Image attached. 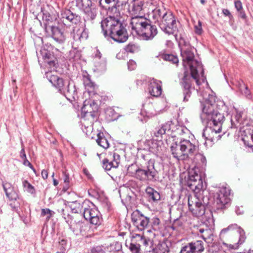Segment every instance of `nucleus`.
I'll return each mask as SVG.
<instances>
[{"label":"nucleus","mask_w":253,"mask_h":253,"mask_svg":"<svg viewBox=\"0 0 253 253\" xmlns=\"http://www.w3.org/2000/svg\"><path fill=\"white\" fill-rule=\"evenodd\" d=\"M215 106V97L212 95H209L208 99L201 102V118L203 122L209 126L203 130L202 136L206 140L211 141H213L214 134L221 132L222 124L225 120L223 114L216 110Z\"/></svg>","instance_id":"nucleus-1"},{"label":"nucleus","mask_w":253,"mask_h":253,"mask_svg":"<svg viewBox=\"0 0 253 253\" xmlns=\"http://www.w3.org/2000/svg\"><path fill=\"white\" fill-rule=\"evenodd\" d=\"M193 48L188 47L185 48H181V55L182 57L183 65L185 66V63L186 62L189 66L190 69V74L186 72L184 73V76L182 78L181 84L183 86V101L187 102L190 97L191 94L192 82L193 80H195L197 84H199L198 80L199 75V71L201 70V74L204 73V70L200 62L197 60H194V54Z\"/></svg>","instance_id":"nucleus-2"},{"label":"nucleus","mask_w":253,"mask_h":253,"mask_svg":"<svg viewBox=\"0 0 253 253\" xmlns=\"http://www.w3.org/2000/svg\"><path fill=\"white\" fill-rule=\"evenodd\" d=\"M60 18L65 27H72L71 37L73 40V47L78 46L82 42L87 40L88 32L85 24H82L80 15L74 13L69 9H66L61 12Z\"/></svg>","instance_id":"nucleus-3"},{"label":"nucleus","mask_w":253,"mask_h":253,"mask_svg":"<svg viewBox=\"0 0 253 253\" xmlns=\"http://www.w3.org/2000/svg\"><path fill=\"white\" fill-rule=\"evenodd\" d=\"M101 27L104 36L109 37L119 43L126 42L128 34L126 26L119 18L114 16H108L101 22Z\"/></svg>","instance_id":"nucleus-4"},{"label":"nucleus","mask_w":253,"mask_h":253,"mask_svg":"<svg viewBox=\"0 0 253 253\" xmlns=\"http://www.w3.org/2000/svg\"><path fill=\"white\" fill-rule=\"evenodd\" d=\"M130 24L131 29L143 40H152L158 33L156 26L152 25L149 20L142 17H132Z\"/></svg>","instance_id":"nucleus-5"},{"label":"nucleus","mask_w":253,"mask_h":253,"mask_svg":"<svg viewBox=\"0 0 253 253\" xmlns=\"http://www.w3.org/2000/svg\"><path fill=\"white\" fill-rule=\"evenodd\" d=\"M203 195L199 194L197 197L189 196L188 204L189 210L196 216L203 215L206 207L210 205V194L209 191L203 192Z\"/></svg>","instance_id":"nucleus-6"},{"label":"nucleus","mask_w":253,"mask_h":253,"mask_svg":"<svg viewBox=\"0 0 253 253\" xmlns=\"http://www.w3.org/2000/svg\"><path fill=\"white\" fill-rule=\"evenodd\" d=\"M234 233H236L238 235V241L234 244H228L227 247L231 250H237L239 246L245 242L246 238L244 230L237 224H232L222 229L219 234V237L221 240H227Z\"/></svg>","instance_id":"nucleus-7"},{"label":"nucleus","mask_w":253,"mask_h":253,"mask_svg":"<svg viewBox=\"0 0 253 253\" xmlns=\"http://www.w3.org/2000/svg\"><path fill=\"white\" fill-rule=\"evenodd\" d=\"M158 171L155 167V160L150 159L145 166L140 165L137 180L143 182H154L158 179Z\"/></svg>","instance_id":"nucleus-8"},{"label":"nucleus","mask_w":253,"mask_h":253,"mask_svg":"<svg viewBox=\"0 0 253 253\" xmlns=\"http://www.w3.org/2000/svg\"><path fill=\"white\" fill-rule=\"evenodd\" d=\"M187 185L190 189L194 193V196L200 194L203 195V192L208 191L206 189V184L204 185L201 173H199L197 169H193L189 172V177Z\"/></svg>","instance_id":"nucleus-9"},{"label":"nucleus","mask_w":253,"mask_h":253,"mask_svg":"<svg viewBox=\"0 0 253 253\" xmlns=\"http://www.w3.org/2000/svg\"><path fill=\"white\" fill-rule=\"evenodd\" d=\"M158 25L163 31L168 35L174 34L177 31L176 18L170 11H168Z\"/></svg>","instance_id":"nucleus-10"},{"label":"nucleus","mask_w":253,"mask_h":253,"mask_svg":"<svg viewBox=\"0 0 253 253\" xmlns=\"http://www.w3.org/2000/svg\"><path fill=\"white\" fill-rule=\"evenodd\" d=\"M91 205L89 206L87 204V207L84 208V211L81 216L83 215L84 219L88 220L91 224L99 225L102 221L100 213L92 203Z\"/></svg>","instance_id":"nucleus-11"},{"label":"nucleus","mask_w":253,"mask_h":253,"mask_svg":"<svg viewBox=\"0 0 253 253\" xmlns=\"http://www.w3.org/2000/svg\"><path fill=\"white\" fill-rule=\"evenodd\" d=\"M131 220L133 224L140 231H143L149 226L150 218L144 215L138 210H136L131 214Z\"/></svg>","instance_id":"nucleus-12"},{"label":"nucleus","mask_w":253,"mask_h":253,"mask_svg":"<svg viewBox=\"0 0 253 253\" xmlns=\"http://www.w3.org/2000/svg\"><path fill=\"white\" fill-rule=\"evenodd\" d=\"M230 190L226 187H222L214 196V204L217 209H223L230 202Z\"/></svg>","instance_id":"nucleus-13"},{"label":"nucleus","mask_w":253,"mask_h":253,"mask_svg":"<svg viewBox=\"0 0 253 253\" xmlns=\"http://www.w3.org/2000/svg\"><path fill=\"white\" fill-rule=\"evenodd\" d=\"M205 250L202 241L197 240L187 243L181 248L180 253H202Z\"/></svg>","instance_id":"nucleus-14"},{"label":"nucleus","mask_w":253,"mask_h":253,"mask_svg":"<svg viewBox=\"0 0 253 253\" xmlns=\"http://www.w3.org/2000/svg\"><path fill=\"white\" fill-rule=\"evenodd\" d=\"M179 147L183 154L184 160L195 155L197 151L196 146L192 143L189 140H181L179 143Z\"/></svg>","instance_id":"nucleus-15"},{"label":"nucleus","mask_w":253,"mask_h":253,"mask_svg":"<svg viewBox=\"0 0 253 253\" xmlns=\"http://www.w3.org/2000/svg\"><path fill=\"white\" fill-rule=\"evenodd\" d=\"M46 78L61 93L62 91H65V87L69 82L68 80H64L62 78L58 76L53 75L51 72L45 73Z\"/></svg>","instance_id":"nucleus-16"},{"label":"nucleus","mask_w":253,"mask_h":253,"mask_svg":"<svg viewBox=\"0 0 253 253\" xmlns=\"http://www.w3.org/2000/svg\"><path fill=\"white\" fill-rule=\"evenodd\" d=\"M80 9L83 11L84 17V20L93 21L97 15V9L96 6H90L88 4H80L77 6Z\"/></svg>","instance_id":"nucleus-17"},{"label":"nucleus","mask_w":253,"mask_h":253,"mask_svg":"<svg viewBox=\"0 0 253 253\" xmlns=\"http://www.w3.org/2000/svg\"><path fill=\"white\" fill-rule=\"evenodd\" d=\"M144 3L138 0H133L128 7V10L130 14L133 15V17H142L143 12Z\"/></svg>","instance_id":"nucleus-18"},{"label":"nucleus","mask_w":253,"mask_h":253,"mask_svg":"<svg viewBox=\"0 0 253 253\" xmlns=\"http://www.w3.org/2000/svg\"><path fill=\"white\" fill-rule=\"evenodd\" d=\"M64 30L60 29L58 27L52 26L49 28L48 32H51V36L56 42L62 43L66 40Z\"/></svg>","instance_id":"nucleus-19"},{"label":"nucleus","mask_w":253,"mask_h":253,"mask_svg":"<svg viewBox=\"0 0 253 253\" xmlns=\"http://www.w3.org/2000/svg\"><path fill=\"white\" fill-rule=\"evenodd\" d=\"M171 129V122H168L156 127L154 130V135L157 140H160L163 135L170 131Z\"/></svg>","instance_id":"nucleus-20"},{"label":"nucleus","mask_w":253,"mask_h":253,"mask_svg":"<svg viewBox=\"0 0 253 253\" xmlns=\"http://www.w3.org/2000/svg\"><path fill=\"white\" fill-rule=\"evenodd\" d=\"M165 8L163 7H156L150 13V17L154 21L155 23L159 24L160 21L164 18V17L168 12Z\"/></svg>","instance_id":"nucleus-21"},{"label":"nucleus","mask_w":253,"mask_h":253,"mask_svg":"<svg viewBox=\"0 0 253 253\" xmlns=\"http://www.w3.org/2000/svg\"><path fill=\"white\" fill-rule=\"evenodd\" d=\"M149 91L150 94L153 96L158 97L160 96L162 92V82L155 79L152 80L150 84Z\"/></svg>","instance_id":"nucleus-22"},{"label":"nucleus","mask_w":253,"mask_h":253,"mask_svg":"<svg viewBox=\"0 0 253 253\" xmlns=\"http://www.w3.org/2000/svg\"><path fill=\"white\" fill-rule=\"evenodd\" d=\"M200 236L207 243H211L214 239L213 231L208 226L199 229Z\"/></svg>","instance_id":"nucleus-23"},{"label":"nucleus","mask_w":253,"mask_h":253,"mask_svg":"<svg viewBox=\"0 0 253 253\" xmlns=\"http://www.w3.org/2000/svg\"><path fill=\"white\" fill-rule=\"evenodd\" d=\"M88 202H84L82 203L76 201L70 203L69 207L73 213H81L84 212V208L87 207Z\"/></svg>","instance_id":"nucleus-24"},{"label":"nucleus","mask_w":253,"mask_h":253,"mask_svg":"<svg viewBox=\"0 0 253 253\" xmlns=\"http://www.w3.org/2000/svg\"><path fill=\"white\" fill-rule=\"evenodd\" d=\"M65 91H62V94L65 95L67 98L70 97L75 99L77 96V89L74 84H71L70 81L68 82L65 87Z\"/></svg>","instance_id":"nucleus-25"},{"label":"nucleus","mask_w":253,"mask_h":253,"mask_svg":"<svg viewBox=\"0 0 253 253\" xmlns=\"http://www.w3.org/2000/svg\"><path fill=\"white\" fill-rule=\"evenodd\" d=\"M243 115L242 111H237L234 117L231 119V128H237L241 125H243Z\"/></svg>","instance_id":"nucleus-26"},{"label":"nucleus","mask_w":253,"mask_h":253,"mask_svg":"<svg viewBox=\"0 0 253 253\" xmlns=\"http://www.w3.org/2000/svg\"><path fill=\"white\" fill-rule=\"evenodd\" d=\"M146 193L148 196L149 202H156L161 199L160 193L154 189L148 187L146 189Z\"/></svg>","instance_id":"nucleus-27"},{"label":"nucleus","mask_w":253,"mask_h":253,"mask_svg":"<svg viewBox=\"0 0 253 253\" xmlns=\"http://www.w3.org/2000/svg\"><path fill=\"white\" fill-rule=\"evenodd\" d=\"M140 246L139 244H135L131 243L129 246V249L132 253H139ZM161 247L162 248V250L160 249L159 252L157 253H166V252H169V248L165 243L161 244Z\"/></svg>","instance_id":"nucleus-28"},{"label":"nucleus","mask_w":253,"mask_h":253,"mask_svg":"<svg viewBox=\"0 0 253 253\" xmlns=\"http://www.w3.org/2000/svg\"><path fill=\"white\" fill-rule=\"evenodd\" d=\"M81 52L75 46L69 52L67 58L72 62H78L81 59Z\"/></svg>","instance_id":"nucleus-29"},{"label":"nucleus","mask_w":253,"mask_h":253,"mask_svg":"<svg viewBox=\"0 0 253 253\" xmlns=\"http://www.w3.org/2000/svg\"><path fill=\"white\" fill-rule=\"evenodd\" d=\"M87 107V105L86 104V101H84V106L82 107L81 109L82 113L84 114L83 117H87L89 120H90V127H92L93 123L95 121V112L92 111L88 112V109L86 110Z\"/></svg>","instance_id":"nucleus-30"},{"label":"nucleus","mask_w":253,"mask_h":253,"mask_svg":"<svg viewBox=\"0 0 253 253\" xmlns=\"http://www.w3.org/2000/svg\"><path fill=\"white\" fill-rule=\"evenodd\" d=\"M42 20L43 24L44 27L45 31L46 32H48L49 28L53 26L51 24L53 22L52 16L47 12H42Z\"/></svg>","instance_id":"nucleus-31"},{"label":"nucleus","mask_w":253,"mask_h":253,"mask_svg":"<svg viewBox=\"0 0 253 253\" xmlns=\"http://www.w3.org/2000/svg\"><path fill=\"white\" fill-rule=\"evenodd\" d=\"M156 57L160 60L163 59L165 61H169L174 64H178V59L177 56L171 54L160 53Z\"/></svg>","instance_id":"nucleus-32"},{"label":"nucleus","mask_w":253,"mask_h":253,"mask_svg":"<svg viewBox=\"0 0 253 253\" xmlns=\"http://www.w3.org/2000/svg\"><path fill=\"white\" fill-rule=\"evenodd\" d=\"M83 83L88 92H93L96 87V85L91 81L90 76L88 75L84 76Z\"/></svg>","instance_id":"nucleus-33"},{"label":"nucleus","mask_w":253,"mask_h":253,"mask_svg":"<svg viewBox=\"0 0 253 253\" xmlns=\"http://www.w3.org/2000/svg\"><path fill=\"white\" fill-rule=\"evenodd\" d=\"M170 149L173 157L177 160H184V157L182 155L183 154V152L181 151L180 148L179 147V144H178L177 143L173 144L170 146Z\"/></svg>","instance_id":"nucleus-34"},{"label":"nucleus","mask_w":253,"mask_h":253,"mask_svg":"<svg viewBox=\"0 0 253 253\" xmlns=\"http://www.w3.org/2000/svg\"><path fill=\"white\" fill-rule=\"evenodd\" d=\"M97 136V138L96 141L98 145L105 149L109 148V143L106 138L104 136L103 132H100L98 133Z\"/></svg>","instance_id":"nucleus-35"},{"label":"nucleus","mask_w":253,"mask_h":253,"mask_svg":"<svg viewBox=\"0 0 253 253\" xmlns=\"http://www.w3.org/2000/svg\"><path fill=\"white\" fill-rule=\"evenodd\" d=\"M140 169V166H138L135 164H131L127 168V172L130 173L132 176L137 179V176L138 175L139 170Z\"/></svg>","instance_id":"nucleus-36"},{"label":"nucleus","mask_w":253,"mask_h":253,"mask_svg":"<svg viewBox=\"0 0 253 253\" xmlns=\"http://www.w3.org/2000/svg\"><path fill=\"white\" fill-rule=\"evenodd\" d=\"M239 89L242 94L245 96L247 98L251 99L252 98V94L251 91L248 88L247 85L244 83L240 84Z\"/></svg>","instance_id":"nucleus-37"},{"label":"nucleus","mask_w":253,"mask_h":253,"mask_svg":"<svg viewBox=\"0 0 253 253\" xmlns=\"http://www.w3.org/2000/svg\"><path fill=\"white\" fill-rule=\"evenodd\" d=\"M58 249L60 251L64 253L66 250L67 240L63 237H60L58 238Z\"/></svg>","instance_id":"nucleus-38"},{"label":"nucleus","mask_w":253,"mask_h":253,"mask_svg":"<svg viewBox=\"0 0 253 253\" xmlns=\"http://www.w3.org/2000/svg\"><path fill=\"white\" fill-rule=\"evenodd\" d=\"M84 3L88 4L90 6H96V5H98L102 8L107 9V7L104 5L102 0H85Z\"/></svg>","instance_id":"nucleus-39"},{"label":"nucleus","mask_w":253,"mask_h":253,"mask_svg":"<svg viewBox=\"0 0 253 253\" xmlns=\"http://www.w3.org/2000/svg\"><path fill=\"white\" fill-rule=\"evenodd\" d=\"M102 167L105 170H109L112 168H117L118 167L114 166L113 162L108 159H104L102 161Z\"/></svg>","instance_id":"nucleus-40"},{"label":"nucleus","mask_w":253,"mask_h":253,"mask_svg":"<svg viewBox=\"0 0 253 253\" xmlns=\"http://www.w3.org/2000/svg\"><path fill=\"white\" fill-rule=\"evenodd\" d=\"M118 7L117 3L111 7H108V12L110 14H112V15H110L109 16H114L115 17L119 18V17L120 16V13Z\"/></svg>","instance_id":"nucleus-41"},{"label":"nucleus","mask_w":253,"mask_h":253,"mask_svg":"<svg viewBox=\"0 0 253 253\" xmlns=\"http://www.w3.org/2000/svg\"><path fill=\"white\" fill-rule=\"evenodd\" d=\"M135 237H138L140 243L146 247L151 246L152 244V242L150 239L146 238L140 234H136Z\"/></svg>","instance_id":"nucleus-42"},{"label":"nucleus","mask_w":253,"mask_h":253,"mask_svg":"<svg viewBox=\"0 0 253 253\" xmlns=\"http://www.w3.org/2000/svg\"><path fill=\"white\" fill-rule=\"evenodd\" d=\"M111 252H113L117 253L120 251L122 249V245L120 243L116 242L112 243L110 247L108 248Z\"/></svg>","instance_id":"nucleus-43"},{"label":"nucleus","mask_w":253,"mask_h":253,"mask_svg":"<svg viewBox=\"0 0 253 253\" xmlns=\"http://www.w3.org/2000/svg\"><path fill=\"white\" fill-rule=\"evenodd\" d=\"M54 212L49 209H43L42 210L41 215L43 216L46 215V220L48 221L54 215Z\"/></svg>","instance_id":"nucleus-44"},{"label":"nucleus","mask_w":253,"mask_h":253,"mask_svg":"<svg viewBox=\"0 0 253 253\" xmlns=\"http://www.w3.org/2000/svg\"><path fill=\"white\" fill-rule=\"evenodd\" d=\"M23 186L25 190L31 194H34L35 192V188L27 180H24L22 182Z\"/></svg>","instance_id":"nucleus-45"},{"label":"nucleus","mask_w":253,"mask_h":253,"mask_svg":"<svg viewBox=\"0 0 253 253\" xmlns=\"http://www.w3.org/2000/svg\"><path fill=\"white\" fill-rule=\"evenodd\" d=\"M41 54L45 63H46L47 60H49V59L50 58V56L53 55V54L45 49L41 51Z\"/></svg>","instance_id":"nucleus-46"},{"label":"nucleus","mask_w":253,"mask_h":253,"mask_svg":"<svg viewBox=\"0 0 253 253\" xmlns=\"http://www.w3.org/2000/svg\"><path fill=\"white\" fill-rule=\"evenodd\" d=\"M6 196L11 201H16L17 198H18V195L16 193L15 191L13 190L8 191L7 193H5Z\"/></svg>","instance_id":"nucleus-47"},{"label":"nucleus","mask_w":253,"mask_h":253,"mask_svg":"<svg viewBox=\"0 0 253 253\" xmlns=\"http://www.w3.org/2000/svg\"><path fill=\"white\" fill-rule=\"evenodd\" d=\"M195 159L196 161H200L202 165H205L206 164V157L200 153H196L195 154Z\"/></svg>","instance_id":"nucleus-48"},{"label":"nucleus","mask_w":253,"mask_h":253,"mask_svg":"<svg viewBox=\"0 0 253 253\" xmlns=\"http://www.w3.org/2000/svg\"><path fill=\"white\" fill-rule=\"evenodd\" d=\"M116 167H118L120 163V156L117 153L114 152L113 154V160H111Z\"/></svg>","instance_id":"nucleus-49"},{"label":"nucleus","mask_w":253,"mask_h":253,"mask_svg":"<svg viewBox=\"0 0 253 253\" xmlns=\"http://www.w3.org/2000/svg\"><path fill=\"white\" fill-rule=\"evenodd\" d=\"M195 32L197 35H201L202 33V22L199 20L198 24L194 26Z\"/></svg>","instance_id":"nucleus-50"},{"label":"nucleus","mask_w":253,"mask_h":253,"mask_svg":"<svg viewBox=\"0 0 253 253\" xmlns=\"http://www.w3.org/2000/svg\"><path fill=\"white\" fill-rule=\"evenodd\" d=\"M50 58L49 59V60H47V62L46 63L50 67H53L55 66L56 64L57 63V59L53 55L50 56Z\"/></svg>","instance_id":"nucleus-51"},{"label":"nucleus","mask_w":253,"mask_h":253,"mask_svg":"<svg viewBox=\"0 0 253 253\" xmlns=\"http://www.w3.org/2000/svg\"><path fill=\"white\" fill-rule=\"evenodd\" d=\"M125 50L127 52L134 53L136 50V46L134 44L129 43L126 46Z\"/></svg>","instance_id":"nucleus-52"},{"label":"nucleus","mask_w":253,"mask_h":253,"mask_svg":"<svg viewBox=\"0 0 253 253\" xmlns=\"http://www.w3.org/2000/svg\"><path fill=\"white\" fill-rule=\"evenodd\" d=\"M128 69L130 71L134 70L136 67V63L133 60H130L127 62Z\"/></svg>","instance_id":"nucleus-53"},{"label":"nucleus","mask_w":253,"mask_h":253,"mask_svg":"<svg viewBox=\"0 0 253 253\" xmlns=\"http://www.w3.org/2000/svg\"><path fill=\"white\" fill-rule=\"evenodd\" d=\"M11 202L9 204L10 206L13 211H15L18 212V209L19 207V204L16 201H11Z\"/></svg>","instance_id":"nucleus-54"},{"label":"nucleus","mask_w":253,"mask_h":253,"mask_svg":"<svg viewBox=\"0 0 253 253\" xmlns=\"http://www.w3.org/2000/svg\"><path fill=\"white\" fill-rule=\"evenodd\" d=\"M91 253H105V251L101 246L93 247L91 250Z\"/></svg>","instance_id":"nucleus-55"},{"label":"nucleus","mask_w":253,"mask_h":253,"mask_svg":"<svg viewBox=\"0 0 253 253\" xmlns=\"http://www.w3.org/2000/svg\"><path fill=\"white\" fill-rule=\"evenodd\" d=\"M188 131L187 128L184 127L182 126H178V127L176 129V132L177 134L182 135L184 133H186V131Z\"/></svg>","instance_id":"nucleus-56"},{"label":"nucleus","mask_w":253,"mask_h":253,"mask_svg":"<svg viewBox=\"0 0 253 253\" xmlns=\"http://www.w3.org/2000/svg\"><path fill=\"white\" fill-rule=\"evenodd\" d=\"M2 186L5 193H7L8 191L13 190V188L9 183H3Z\"/></svg>","instance_id":"nucleus-57"},{"label":"nucleus","mask_w":253,"mask_h":253,"mask_svg":"<svg viewBox=\"0 0 253 253\" xmlns=\"http://www.w3.org/2000/svg\"><path fill=\"white\" fill-rule=\"evenodd\" d=\"M75 222L76 223V226L77 228H79L80 232V233H82L83 230H84L83 228L84 226H85V224L80 220L79 221H75Z\"/></svg>","instance_id":"nucleus-58"},{"label":"nucleus","mask_w":253,"mask_h":253,"mask_svg":"<svg viewBox=\"0 0 253 253\" xmlns=\"http://www.w3.org/2000/svg\"><path fill=\"white\" fill-rule=\"evenodd\" d=\"M116 3L118 7H120V5L122 7H125L126 5L128 6L129 5H128V0H118Z\"/></svg>","instance_id":"nucleus-59"},{"label":"nucleus","mask_w":253,"mask_h":253,"mask_svg":"<svg viewBox=\"0 0 253 253\" xmlns=\"http://www.w3.org/2000/svg\"><path fill=\"white\" fill-rule=\"evenodd\" d=\"M179 44L182 45V47H184L185 48H187L188 47H189L188 43L187 42H186L185 39L183 38H181L180 39Z\"/></svg>","instance_id":"nucleus-60"},{"label":"nucleus","mask_w":253,"mask_h":253,"mask_svg":"<svg viewBox=\"0 0 253 253\" xmlns=\"http://www.w3.org/2000/svg\"><path fill=\"white\" fill-rule=\"evenodd\" d=\"M23 165L29 167L34 172H36V170L34 168L32 165L31 164V163L26 158L23 159Z\"/></svg>","instance_id":"nucleus-61"},{"label":"nucleus","mask_w":253,"mask_h":253,"mask_svg":"<svg viewBox=\"0 0 253 253\" xmlns=\"http://www.w3.org/2000/svg\"><path fill=\"white\" fill-rule=\"evenodd\" d=\"M234 4L237 11L243 9L242 3L240 0L235 1Z\"/></svg>","instance_id":"nucleus-62"},{"label":"nucleus","mask_w":253,"mask_h":253,"mask_svg":"<svg viewBox=\"0 0 253 253\" xmlns=\"http://www.w3.org/2000/svg\"><path fill=\"white\" fill-rule=\"evenodd\" d=\"M64 182L66 184L67 188L68 187V184L70 182V177L68 174H67L66 172H64Z\"/></svg>","instance_id":"nucleus-63"},{"label":"nucleus","mask_w":253,"mask_h":253,"mask_svg":"<svg viewBox=\"0 0 253 253\" xmlns=\"http://www.w3.org/2000/svg\"><path fill=\"white\" fill-rule=\"evenodd\" d=\"M238 12L239 17H240L241 18L243 19V20H246L247 19V15H246L245 11L243 10V9L238 11Z\"/></svg>","instance_id":"nucleus-64"}]
</instances>
